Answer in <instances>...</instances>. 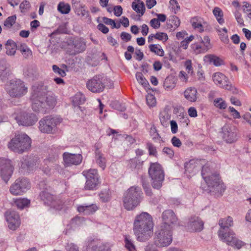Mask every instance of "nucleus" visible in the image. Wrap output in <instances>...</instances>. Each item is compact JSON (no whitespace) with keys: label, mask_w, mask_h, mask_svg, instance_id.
<instances>
[{"label":"nucleus","mask_w":251,"mask_h":251,"mask_svg":"<svg viewBox=\"0 0 251 251\" xmlns=\"http://www.w3.org/2000/svg\"><path fill=\"white\" fill-rule=\"evenodd\" d=\"M213 13L220 25H222L225 23L224 19H223V12L220 8L218 7H215L213 10Z\"/></svg>","instance_id":"obj_37"},{"label":"nucleus","mask_w":251,"mask_h":251,"mask_svg":"<svg viewBox=\"0 0 251 251\" xmlns=\"http://www.w3.org/2000/svg\"><path fill=\"white\" fill-rule=\"evenodd\" d=\"M63 159L65 165L67 166H70L73 165H77L79 164L82 161V157L79 154L65 152L63 154Z\"/></svg>","instance_id":"obj_22"},{"label":"nucleus","mask_w":251,"mask_h":251,"mask_svg":"<svg viewBox=\"0 0 251 251\" xmlns=\"http://www.w3.org/2000/svg\"><path fill=\"white\" fill-rule=\"evenodd\" d=\"M199 161L190 160L188 163H186L185 165V168L186 171L190 173L191 169L197 170V165L199 164Z\"/></svg>","instance_id":"obj_44"},{"label":"nucleus","mask_w":251,"mask_h":251,"mask_svg":"<svg viewBox=\"0 0 251 251\" xmlns=\"http://www.w3.org/2000/svg\"><path fill=\"white\" fill-rule=\"evenodd\" d=\"M219 225L220 228L219 231L223 232L228 231L229 228L232 226L233 225V222L232 218L228 216L227 218L221 219L219 221Z\"/></svg>","instance_id":"obj_29"},{"label":"nucleus","mask_w":251,"mask_h":251,"mask_svg":"<svg viewBox=\"0 0 251 251\" xmlns=\"http://www.w3.org/2000/svg\"><path fill=\"white\" fill-rule=\"evenodd\" d=\"M10 74L9 65L4 59H0V78L4 81Z\"/></svg>","instance_id":"obj_26"},{"label":"nucleus","mask_w":251,"mask_h":251,"mask_svg":"<svg viewBox=\"0 0 251 251\" xmlns=\"http://www.w3.org/2000/svg\"><path fill=\"white\" fill-rule=\"evenodd\" d=\"M85 101V96L81 94H76L73 98V102L76 104H81Z\"/></svg>","instance_id":"obj_46"},{"label":"nucleus","mask_w":251,"mask_h":251,"mask_svg":"<svg viewBox=\"0 0 251 251\" xmlns=\"http://www.w3.org/2000/svg\"><path fill=\"white\" fill-rule=\"evenodd\" d=\"M171 142L174 146L177 148H179L182 145L181 142L179 139L176 136H174L172 138Z\"/></svg>","instance_id":"obj_59"},{"label":"nucleus","mask_w":251,"mask_h":251,"mask_svg":"<svg viewBox=\"0 0 251 251\" xmlns=\"http://www.w3.org/2000/svg\"><path fill=\"white\" fill-rule=\"evenodd\" d=\"M146 100L148 105L150 107L154 106L156 103L155 97L151 94H148L146 97Z\"/></svg>","instance_id":"obj_49"},{"label":"nucleus","mask_w":251,"mask_h":251,"mask_svg":"<svg viewBox=\"0 0 251 251\" xmlns=\"http://www.w3.org/2000/svg\"><path fill=\"white\" fill-rule=\"evenodd\" d=\"M40 197L45 204L53 207L57 210H60L63 208V205L64 203H63V201L60 200L53 201L52 196L46 190H42L40 193Z\"/></svg>","instance_id":"obj_17"},{"label":"nucleus","mask_w":251,"mask_h":251,"mask_svg":"<svg viewBox=\"0 0 251 251\" xmlns=\"http://www.w3.org/2000/svg\"><path fill=\"white\" fill-rule=\"evenodd\" d=\"M186 227L190 232H199L203 229V222L198 217H192L189 219Z\"/></svg>","instance_id":"obj_19"},{"label":"nucleus","mask_w":251,"mask_h":251,"mask_svg":"<svg viewBox=\"0 0 251 251\" xmlns=\"http://www.w3.org/2000/svg\"><path fill=\"white\" fill-rule=\"evenodd\" d=\"M98 29L102 32L103 33H107L109 31V29L103 24H99L97 26Z\"/></svg>","instance_id":"obj_64"},{"label":"nucleus","mask_w":251,"mask_h":251,"mask_svg":"<svg viewBox=\"0 0 251 251\" xmlns=\"http://www.w3.org/2000/svg\"><path fill=\"white\" fill-rule=\"evenodd\" d=\"M229 111L232 113V115L235 119H239L240 118V115L239 112H238L233 107H229Z\"/></svg>","instance_id":"obj_63"},{"label":"nucleus","mask_w":251,"mask_h":251,"mask_svg":"<svg viewBox=\"0 0 251 251\" xmlns=\"http://www.w3.org/2000/svg\"><path fill=\"white\" fill-rule=\"evenodd\" d=\"M73 46L75 49V51L79 53L84 51L86 49V43L83 39L76 38L73 41Z\"/></svg>","instance_id":"obj_30"},{"label":"nucleus","mask_w":251,"mask_h":251,"mask_svg":"<svg viewBox=\"0 0 251 251\" xmlns=\"http://www.w3.org/2000/svg\"><path fill=\"white\" fill-rule=\"evenodd\" d=\"M58 10L62 14H66L71 10L70 5L68 3L60 2L57 7Z\"/></svg>","instance_id":"obj_41"},{"label":"nucleus","mask_w":251,"mask_h":251,"mask_svg":"<svg viewBox=\"0 0 251 251\" xmlns=\"http://www.w3.org/2000/svg\"><path fill=\"white\" fill-rule=\"evenodd\" d=\"M125 247L128 251H136L133 241L129 236H126L125 238Z\"/></svg>","instance_id":"obj_43"},{"label":"nucleus","mask_w":251,"mask_h":251,"mask_svg":"<svg viewBox=\"0 0 251 251\" xmlns=\"http://www.w3.org/2000/svg\"><path fill=\"white\" fill-rule=\"evenodd\" d=\"M152 218L147 212H142L135 217L133 230L136 239L140 242L148 240L153 234Z\"/></svg>","instance_id":"obj_2"},{"label":"nucleus","mask_w":251,"mask_h":251,"mask_svg":"<svg viewBox=\"0 0 251 251\" xmlns=\"http://www.w3.org/2000/svg\"><path fill=\"white\" fill-rule=\"evenodd\" d=\"M132 8L139 14L140 16H143L145 11L144 3L140 0H137V3L133 2L132 3Z\"/></svg>","instance_id":"obj_33"},{"label":"nucleus","mask_w":251,"mask_h":251,"mask_svg":"<svg viewBox=\"0 0 251 251\" xmlns=\"http://www.w3.org/2000/svg\"><path fill=\"white\" fill-rule=\"evenodd\" d=\"M15 205L20 209H23L30 203V201L27 199H18L14 201Z\"/></svg>","instance_id":"obj_39"},{"label":"nucleus","mask_w":251,"mask_h":251,"mask_svg":"<svg viewBox=\"0 0 251 251\" xmlns=\"http://www.w3.org/2000/svg\"><path fill=\"white\" fill-rule=\"evenodd\" d=\"M185 66L188 74H192L193 73V67L192 66L191 60H187L185 62Z\"/></svg>","instance_id":"obj_58"},{"label":"nucleus","mask_w":251,"mask_h":251,"mask_svg":"<svg viewBox=\"0 0 251 251\" xmlns=\"http://www.w3.org/2000/svg\"><path fill=\"white\" fill-rule=\"evenodd\" d=\"M95 150V160L97 164L103 170L106 166V159L104 156L103 154L99 150L98 146L96 145Z\"/></svg>","instance_id":"obj_27"},{"label":"nucleus","mask_w":251,"mask_h":251,"mask_svg":"<svg viewBox=\"0 0 251 251\" xmlns=\"http://www.w3.org/2000/svg\"><path fill=\"white\" fill-rule=\"evenodd\" d=\"M29 2L27 0H24L21 3L20 5V9H21V12H23L25 10H27L29 8Z\"/></svg>","instance_id":"obj_56"},{"label":"nucleus","mask_w":251,"mask_h":251,"mask_svg":"<svg viewBox=\"0 0 251 251\" xmlns=\"http://www.w3.org/2000/svg\"><path fill=\"white\" fill-rule=\"evenodd\" d=\"M149 48L151 51L157 55L163 56L164 54V51L160 45L151 44L149 46Z\"/></svg>","instance_id":"obj_36"},{"label":"nucleus","mask_w":251,"mask_h":251,"mask_svg":"<svg viewBox=\"0 0 251 251\" xmlns=\"http://www.w3.org/2000/svg\"><path fill=\"white\" fill-rule=\"evenodd\" d=\"M52 70L54 73H57L62 77L65 76L66 75L65 72L63 70L61 69L55 65L52 66Z\"/></svg>","instance_id":"obj_55"},{"label":"nucleus","mask_w":251,"mask_h":251,"mask_svg":"<svg viewBox=\"0 0 251 251\" xmlns=\"http://www.w3.org/2000/svg\"><path fill=\"white\" fill-rule=\"evenodd\" d=\"M99 209L95 204H83L77 206V211L84 215H89L94 214Z\"/></svg>","instance_id":"obj_25"},{"label":"nucleus","mask_w":251,"mask_h":251,"mask_svg":"<svg viewBox=\"0 0 251 251\" xmlns=\"http://www.w3.org/2000/svg\"><path fill=\"white\" fill-rule=\"evenodd\" d=\"M201 169V176L207 185V188H203L207 192H214L222 194L225 190L223 183L221 182L219 175L211 174L207 165L203 166Z\"/></svg>","instance_id":"obj_3"},{"label":"nucleus","mask_w":251,"mask_h":251,"mask_svg":"<svg viewBox=\"0 0 251 251\" xmlns=\"http://www.w3.org/2000/svg\"><path fill=\"white\" fill-rule=\"evenodd\" d=\"M16 18L15 15L8 17L4 21V25L7 27L10 28L15 23Z\"/></svg>","instance_id":"obj_47"},{"label":"nucleus","mask_w":251,"mask_h":251,"mask_svg":"<svg viewBox=\"0 0 251 251\" xmlns=\"http://www.w3.org/2000/svg\"><path fill=\"white\" fill-rule=\"evenodd\" d=\"M201 42L203 44V50L207 51L208 49L211 48V45L210 42L209 38L205 36L203 37V39L201 38Z\"/></svg>","instance_id":"obj_48"},{"label":"nucleus","mask_w":251,"mask_h":251,"mask_svg":"<svg viewBox=\"0 0 251 251\" xmlns=\"http://www.w3.org/2000/svg\"><path fill=\"white\" fill-rule=\"evenodd\" d=\"M105 77L101 75H97L89 79L86 83L87 89L93 93H99L105 88Z\"/></svg>","instance_id":"obj_11"},{"label":"nucleus","mask_w":251,"mask_h":251,"mask_svg":"<svg viewBox=\"0 0 251 251\" xmlns=\"http://www.w3.org/2000/svg\"><path fill=\"white\" fill-rule=\"evenodd\" d=\"M159 118L161 125L167 127L169 125L171 115L166 111H164L160 113Z\"/></svg>","instance_id":"obj_38"},{"label":"nucleus","mask_w":251,"mask_h":251,"mask_svg":"<svg viewBox=\"0 0 251 251\" xmlns=\"http://www.w3.org/2000/svg\"><path fill=\"white\" fill-rule=\"evenodd\" d=\"M142 193L139 187L132 186L125 193L123 198V205L127 210H132L140 203Z\"/></svg>","instance_id":"obj_5"},{"label":"nucleus","mask_w":251,"mask_h":251,"mask_svg":"<svg viewBox=\"0 0 251 251\" xmlns=\"http://www.w3.org/2000/svg\"><path fill=\"white\" fill-rule=\"evenodd\" d=\"M15 119L19 125L23 126H32L38 121V117L35 114L26 112H21Z\"/></svg>","instance_id":"obj_15"},{"label":"nucleus","mask_w":251,"mask_h":251,"mask_svg":"<svg viewBox=\"0 0 251 251\" xmlns=\"http://www.w3.org/2000/svg\"><path fill=\"white\" fill-rule=\"evenodd\" d=\"M192 48L194 51L196 53L198 54L201 52H204L206 51L203 50V46L198 44H194L192 45Z\"/></svg>","instance_id":"obj_54"},{"label":"nucleus","mask_w":251,"mask_h":251,"mask_svg":"<svg viewBox=\"0 0 251 251\" xmlns=\"http://www.w3.org/2000/svg\"><path fill=\"white\" fill-rule=\"evenodd\" d=\"M147 147L149 149L150 154L155 155L156 153V150L153 145H152L151 143H149L147 144Z\"/></svg>","instance_id":"obj_61"},{"label":"nucleus","mask_w":251,"mask_h":251,"mask_svg":"<svg viewBox=\"0 0 251 251\" xmlns=\"http://www.w3.org/2000/svg\"><path fill=\"white\" fill-rule=\"evenodd\" d=\"M113 11L116 16L119 17L122 14L123 8L120 5L115 6L113 8Z\"/></svg>","instance_id":"obj_57"},{"label":"nucleus","mask_w":251,"mask_h":251,"mask_svg":"<svg viewBox=\"0 0 251 251\" xmlns=\"http://www.w3.org/2000/svg\"><path fill=\"white\" fill-rule=\"evenodd\" d=\"M213 80L217 85L228 90H231L232 86L224 74L219 72L214 74Z\"/></svg>","instance_id":"obj_20"},{"label":"nucleus","mask_w":251,"mask_h":251,"mask_svg":"<svg viewBox=\"0 0 251 251\" xmlns=\"http://www.w3.org/2000/svg\"><path fill=\"white\" fill-rule=\"evenodd\" d=\"M221 135L227 143H232L237 140V128L230 124H226L222 128Z\"/></svg>","instance_id":"obj_14"},{"label":"nucleus","mask_w":251,"mask_h":251,"mask_svg":"<svg viewBox=\"0 0 251 251\" xmlns=\"http://www.w3.org/2000/svg\"><path fill=\"white\" fill-rule=\"evenodd\" d=\"M162 220L163 223L161 225L169 226L170 229L173 228V225L176 222L177 218L172 210H167L162 213Z\"/></svg>","instance_id":"obj_23"},{"label":"nucleus","mask_w":251,"mask_h":251,"mask_svg":"<svg viewBox=\"0 0 251 251\" xmlns=\"http://www.w3.org/2000/svg\"><path fill=\"white\" fill-rule=\"evenodd\" d=\"M154 35L155 39L163 42H166L168 39L167 34L164 32H157Z\"/></svg>","instance_id":"obj_52"},{"label":"nucleus","mask_w":251,"mask_h":251,"mask_svg":"<svg viewBox=\"0 0 251 251\" xmlns=\"http://www.w3.org/2000/svg\"><path fill=\"white\" fill-rule=\"evenodd\" d=\"M17 50L20 51L23 57L25 59L28 58L32 56L31 50L25 43L18 44Z\"/></svg>","instance_id":"obj_32"},{"label":"nucleus","mask_w":251,"mask_h":251,"mask_svg":"<svg viewBox=\"0 0 251 251\" xmlns=\"http://www.w3.org/2000/svg\"><path fill=\"white\" fill-rule=\"evenodd\" d=\"M150 25L154 29H158L160 26V23L156 18H153L151 20Z\"/></svg>","instance_id":"obj_60"},{"label":"nucleus","mask_w":251,"mask_h":251,"mask_svg":"<svg viewBox=\"0 0 251 251\" xmlns=\"http://www.w3.org/2000/svg\"><path fill=\"white\" fill-rule=\"evenodd\" d=\"M111 105L113 108L119 111H124L126 110L125 106L121 104L120 103L117 101L112 102L111 103Z\"/></svg>","instance_id":"obj_51"},{"label":"nucleus","mask_w":251,"mask_h":251,"mask_svg":"<svg viewBox=\"0 0 251 251\" xmlns=\"http://www.w3.org/2000/svg\"><path fill=\"white\" fill-rule=\"evenodd\" d=\"M151 134L152 136V139L153 140H157L162 141L161 136L157 132V130L155 127H151Z\"/></svg>","instance_id":"obj_53"},{"label":"nucleus","mask_w":251,"mask_h":251,"mask_svg":"<svg viewBox=\"0 0 251 251\" xmlns=\"http://www.w3.org/2000/svg\"><path fill=\"white\" fill-rule=\"evenodd\" d=\"M136 78L138 82L144 87L146 88L149 85L148 81L141 72H137L136 74Z\"/></svg>","instance_id":"obj_42"},{"label":"nucleus","mask_w":251,"mask_h":251,"mask_svg":"<svg viewBox=\"0 0 251 251\" xmlns=\"http://www.w3.org/2000/svg\"><path fill=\"white\" fill-rule=\"evenodd\" d=\"M218 235L223 242L235 248L239 249L244 245V243L236 237L233 231H218Z\"/></svg>","instance_id":"obj_10"},{"label":"nucleus","mask_w":251,"mask_h":251,"mask_svg":"<svg viewBox=\"0 0 251 251\" xmlns=\"http://www.w3.org/2000/svg\"><path fill=\"white\" fill-rule=\"evenodd\" d=\"M163 152L169 156V157L172 158L174 155V151L170 148L165 147L163 149Z\"/></svg>","instance_id":"obj_62"},{"label":"nucleus","mask_w":251,"mask_h":251,"mask_svg":"<svg viewBox=\"0 0 251 251\" xmlns=\"http://www.w3.org/2000/svg\"><path fill=\"white\" fill-rule=\"evenodd\" d=\"M164 87L165 89L171 90L175 88V84L174 82H172L170 78H167L164 81Z\"/></svg>","instance_id":"obj_50"},{"label":"nucleus","mask_w":251,"mask_h":251,"mask_svg":"<svg viewBox=\"0 0 251 251\" xmlns=\"http://www.w3.org/2000/svg\"><path fill=\"white\" fill-rule=\"evenodd\" d=\"M17 46L18 45H17L12 40H8L5 44L6 54L8 55H15L16 49H17Z\"/></svg>","instance_id":"obj_34"},{"label":"nucleus","mask_w":251,"mask_h":251,"mask_svg":"<svg viewBox=\"0 0 251 251\" xmlns=\"http://www.w3.org/2000/svg\"><path fill=\"white\" fill-rule=\"evenodd\" d=\"M185 98L190 102H195L198 98V91L196 88L190 87L184 92Z\"/></svg>","instance_id":"obj_28"},{"label":"nucleus","mask_w":251,"mask_h":251,"mask_svg":"<svg viewBox=\"0 0 251 251\" xmlns=\"http://www.w3.org/2000/svg\"><path fill=\"white\" fill-rule=\"evenodd\" d=\"M204 60L213 64L216 66H219L223 64V61L219 57L214 55H208L205 56Z\"/></svg>","instance_id":"obj_35"},{"label":"nucleus","mask_w":251,"mask_h":251,"mask_svg":"<svg viewBox=\"0 0 251 251\" xmlns=\"http://www.w3.org/2000/svg\"><path fill=\"white\" fill-rule=\"evenodd\" d=\"M83 175L86 178L85 188L86 189L92 190L98 184V174L96 169H90L83 172Z\"/></svg>","instance_id":"obj_16"},{"label":"nucleus","mask_w":251,"mask_h":251,"mask_svg":"<svg viewBox=\"0 0 251 251\" xmlns=\"http://www.w3.org/2000/svg\"><path fill=\"white\" fill-rule=\"evenodd\" d=\"M61 123L59 117L53 116H47L42 118L39 122V129L43 133H50L53 129Z\"/></svg>","instance_id":"obj_9"},{"label":"nucleus","mask_w":251,"mask_h":251,"mask_svg":"<svg viewBox=\"0 0 251 251\" xmlns=\"http://www.w3.org/2000/svg\"><path fill=\"white\" fill-rule=\"evenodd\" d=\"M214 104L221 109H225L227 107L226 101L222 98H217L214 100Z\"/></svg>","instance_id":"obj_45"},{"label":"nucleus","mask_w":251,"mask_h":251,"mask_svg":"<svg viewBox=\"0 0 251 251\" xmlns=\"http://www.w3.org/2000/svg\"><path fill=\"white\" fill-rule=\"evenodd\" d=\"M149 174L151 179L152 187L159 189L164 179V173L161 165L157 163H151Z\"/></svg>","instance_id":"obj_7"},{"label":"nucleus","mask_w":251,"mask_h":251,"mask_svg":"<svg viewBox=\"0 0 251 251\" xmlns=\"http://www.w3.org/2000/svg\"><path fill=\"white\" fill-rule=\"evenodd\" d=\"M8 227L12 230H15L20 225L19 214L14 211H8L5 214Z\"/></svg>","instance_id":"obj_18"},{"label":"nucleus","mask_w":251,"mask_h":251,"mask_svg":"<svg viewBox=\"0 0 251 251\" xmlns=\"http://www.w3.org/2000/svg\"><path fill=\"white\" fill-rule=\"evenodd\" d=\"M112 244L109 243L102 244L98 247L96 246H93L92 249L95 251H111Z\"/></svg>","instance_id":"obj_40"},{"label":"nucleus","mask_w":251,"mask_h":251,"mask_svg":"<svg viewBox=\"0 0 251 251\" xmlns=\"http://www.w3.org/2000/svg\"><path fill=\"white\" fill-rule=\"evenodd\" d=\"M8 94L11 97L21 98L27 92V87L20 79L11 80L6 86Z\"/></svg>","instance_id":"obj_8"},{"label":"nucleus","mask_w":251,"mask_h":251,"mask_svg":"<svg viewBox=\"0 0 251 251\" xmlns=\"http://www.w3.org/2000/svg\"><path fill=\"white\" fill-rule=\"evenodd\" d=\"M38 163L39 159L37 156H27L21 162V167L30 170Z\"/></svg>","instance_id":"obj_24"},{"label":"nucleus","mask_w":251,"mask_h":251,"mask_svg":"<svg viewBox=\"0 0 251 251\" xmlns=\"http://www.w3.org/2000/svg\"><path fill=\"white\" fill-rule=\"evenodd\" d=\"M14 168L9 159L0 158V174L2 179L7 183L11 177Z\"/></svg>","instance_id":"obj_13"},{"label":"nucleus","mask_w":251,"mask_h":251,"mask_svg":"<svg viewBox=\"0 0 251 251\" xmlns=\"http://www.w3.org/2000/svg\"><path fill=\"white\" fill-rule=\"evenodd\" d=\"M31 145L30 138L25 133L15 135L7 144V147L11 151L22 154L28 151Z\"/></svg>","instance_id":"obj_4"},{"label":"nucleus","mask_w":251,"mask_h":251,"mask_svg":"<svg viewBox=\"0 0 251 251\" xmlns=\"http://www.w3.org/2000/svg\"><path fill=\"white\" fill-rule=\"evenodd\" d=\"M48 87L41 84H35L32 87L30 100L32 109L35 112H45L47 109L53 107L56 104V99L52 96L48 94Z\"/></svg>","instance_id":"obj_1"},{"label":"nucleus","mask_w":251,"mask_h":251,"mask_svg":"<svg viewBox=\"0 0 251 251\" xmlns=\"http://www.w3.org/2000/svg\"><path fill=\"white\" fill-rule=\"evenodd\" d=\"M58 155L54 154L50 155L48 158L44 160L42 163V167L43 171L46 175H50L51 170L52 167H58V165L55 164V162L57 159Z\"/></svg>","instance_id":"obj_21"},{"label":"nucleus","mask_w":251,"mask_h":251,"mask_svg":"<svg viewBox=\"0 0 251 251\" xmlns=\"http://www.w3.org/2000/svg\"><path fill=\"white\" fill-rule=\"evenodd\" d=\"M173 240L172 229L169 226L161 225L156 233L154 243L159 247H167L171 244Z\"/></svg>","instance_id":"obj_6"},{"label":"nucleus","mask_w":251,"mask_h":251,"mask_svg":"<svg viewBox=\"0 0 251 251\" xmlns=\"http://www.w3.org/2000/svg\"><path fill=\"white\" fill-rule=\"evenodd\" d=\"M191 23L194 28L198 29L199 31L202 32L204 30L202 24L203 20L200 17H195L191 19Z\"/></svg>","instance_id":"obj_31"},{"label":"nucleus","mask_w":251,"mask_h":251,"mask_svg":"<svg viewBox=\"0 0 251 251\" xmlns=\"http://www.w3.org/2000/svg\"><path fill=\"white\" fill-rule=\"evenodd\" d=\"M30 188V183L28 179L19 178L17 179L10 188V193L15 195H22Z\"/></svg>","instance_id":"obj_12"}]
</instances>
